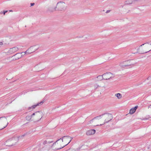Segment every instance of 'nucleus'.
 <instances>
[{
	"mask_svg": "<svg viewBox=\"0 0 151 151\" xmlns=\"http://www.w3.org/2000/svg\"><path fill=\"white\" fill-rule=\"evenodd\" d=\"M67 8V5L65 2L63 1H59L57 3L56 6L54 9H51V8L49 7L47 11L50 12L56 10L64 11Z\"/></svg>",
	"mask_w": 151,
	"mask_h": 151,
	"instance_id": "obj_1",
	"label": "nucleus"
},
{
	"mask_svg": "<svg viewBox=\"0 0 151 151\" xmlns=\"http://www.w3.org/2000/svg\"><path fill=\"white\" fill-rule=\"evenodd\" d=\"M103 116H104V117L105 118L104 120V122L102 124H100V126H101L104 125L105 123H108L113 118L112 115L110 113H106L103 114Z\"/></svg>",
	"mask_w": 151,
	"mask_h": 151,
	"instance_id": "obj_2",
	"label": "nucleus"
},
{
	"mask_svg": "<svg viewBox=\"0 0 151 151\" xmlns=\"http://www.w3.org/2000/svg\"><path fill=\"white\" fill-rule=\"evenodd\" d=\"M63 139H65L66 140H69V142H68V143L63 146L64 147L68 145L70 143V142L72 140L73 138L69 136H64L57 140L56 142L53 143V144H52V145H54L56 142H57L59 140H60V139H61L62 140V141L63 142Z\"/></svg>",
	"mask_w": 151,
	"mask_h": 151,
	"instance_id": "obj_3",
	"label": "nucleus"
},
{
	"mask_svg": "<svg viewBox=\"0 0 151 151\" xmlns=\"http://www.w3.org/2000/svg\"><path fill=\"white\" fill-rule=\"evenodd\" d=\"M104 79L108 80L114 77L113 74L110 72H107L103 74Z\"/></svg>",
	"mask_w": 151,
	"mask_h": 151,
	"instance_id": "obj_4",
	"label": "nucleus"
},
{
	"mask_svg": "<svg viewBox=\"0 0 151 151\" xmlns=\"http://www.w3.org/2000/svg\"><path fill=\"white\" fill-rule=\"evenodd\" d=\"M18 50V48L16 47H13L10 48L8 50V52L12 54L17 51Z\"/></svg>",
	"mask_w": 151,
	"mask_h": 151,
	"instance_id": "obj_5",
	"label": "nucleus"
},
{
	"mask_svg": "<svg viewBox=\"0 0 151 151\" xmlns=\"http://www.w3.org/2000/svg\"><path fill=\"white\" fill-rule=\"evenodd\" d=\"M96 132L95 129H90L88 131L86 132V134L88 135H90L94 134Z\"/></svg>",
	"mask_w": 151,
	"mask_h": 151,
	"instance_id": "obj_6",
	"label": "nucleus"
},
{
	"mask_svg": "<svg viewBox=\"0 0 151 151\" xmlns=\"http://www.w3.org/2000/svg\"><path fill=\"white\" fill-rule=\"evenodd\" d=\"M138 108V106H136L130 109L129 113L131 114H133L135 112L136 110Z\"/></svg>",
	"mask_w": 151,
	"mask_h": 151,
	"instance_id": "obj_7",
	"label": "nucleus"
},
{
	"mask_svg": "<svg viewBox=\"0 0 151 151\" xmlns=\"http://www.w3.org/2000/svg\"><path fill=\"white\" fill-rule=\"evenodd\" d=\"M103 116V114L102 115H99V116H96L95 117H94V118H93V119L89 121V123H91L92 122H93V120L95 119H101Z\"/></svg>",
	"mask_w": 151,
	"mask_h": 151,
	"instance_id": "obj_8",
	"label": "nucleus"
},
{
	"mask_svg": "<svg viewBox=\"0 0 151 151\" xmlns=\"http://www.w3.org/2000/svg\"><path fill=\"white\" fill-rule=\"evenodd\" d=\"M42 103H43V102L42 101L40 102V103H37L36 105H33L31 107H29V108H28V109H34L36 106H37L39 105H40L41 104H42Z\"/></svg>",
	"mask_w": 151,
	"mask_h": 151,
	"instance_id": "obj_9",
	"label": "nucleus"
},
{
	"mask_svg": "<svg viewBox=\"0 0 151 151\" xmlns=\"http://www.w3.org/2000/svg\"><path fill=\"white\" fill-rule=\"evenodd\" d=\"M35 113L36 114H37V116H41V118L39 120H38V121H39L42 118V113H39V112H36L35 113H33L31 116H32V117L35 115Z\"/></svg>",
	"mask_w": 151,
	"mask_h": 151,
	"instance_id": "obj_10",
	"label": "nucleus"
},
{
	"mask_svg": "<svg viewBox=\"0 0 151 151\" xmlns=\"http://www.w3.org/2000/svg\"><path fill=\"white\" fill-rule=\"evenodd\" d=\"M125 63V62L121 63L119 64L120 66L122 67H124L129 66L128 65L125 64L124 63Z\"/></svg>",
	"mask_w": 151,
	"mask_h": 151,
	"instance_id": "obj_11",
	"label": "nucleus"
},
{
	"mask_svg": "<svg viewBox=\"0 0 151 151\" xmlns=\"http://www.w3.org/2000/svg\"><path fill=\"white\" fill-rule=\"evenodd\" d=\"M115 96H116L118 99H121L122 97V95L119 93H116L115 94Z\"/></svg>",
	"mask_w": 151,
	"mask_h": 151,
	"instance_id": "obj_12",
	"label": "nucleus"
},
{
	"mask_svg": "<svg viewBox=\"0 0 151 151\" xmlns=\"http://www.w3.org/2000/svg\"><path fill=\"white\" fill-rule=\"evenodd\" d=\"M133 3V1L132 0H129L128 1H126V4H131Z\"/></svg>",
	"mask_w": 151,
	"mask_h": 151,
	"instance_id": "obj_13",
	"label": "nucleus"
},
{
	"mask_svg": "<svg viewBox=\"0 0 151 151\" xmlns=\"http://www.w3.org/2000/svg\"><path fill=\"white\" fill-rule=\"evenodd\" d=\"M97 78L100 80H101L102 79H104V76L103 75L102 76H99L97 77Z\"/></svg>",
	"mask_w": 151,
	"mask_h": 151,
	"instance_id": "obj_14",
	"label": "nucleus"
},
{
	"mask_svg": "<svg viewBox=\"0 0 151 151\" xmlns=\"http://www.w3.org/2000/svg\"><path fill=\"white\" fill-rule=\"evenodd\" d=\"M32 116H26V119L28 121L30 120L32 118Z\"/></svg>",
	"mask_w": 151,
	"mask_h": 151,
	"instance_id": "obj_15",
	"label": "nucleus"
},
{
	"mask_svg": "<svg viewBox=\"0 0 151 151\" xmlns=\"http://www.w3.org/2000/svg\"><path fill=\"white\" fill-rule=\"evenodd\" d=\"M32 52H28V50H26L25 52H22V53H24L25 54H27V53H28V54H30L31 53H32Z\"/></svg>",
	"mask_w": 151,
	"mask_h": 151,
	"instance_id": "obj_16",
	"label": "nucleus"
},
{
	"mask_svg": "<svg viewBox=\"0 0 151 151\" xmlns=\"http://www.w3.org/2000/svg\"><path fill=\"white\" fill-rule=\"evenodd\" d=\"M94 88L95 89H96L99 86V85L97 84H96L94 85Z\"/></svg>",
	"mask_w": 151,
	"mask_h": 151,
	"instance_id": "obj_17",
	"label": "nucleus"
},
{
	"mask_svg": "<svg viewBox=\"0 0 151 151\" xmlns=\"http://www.w3.org/2000/svg\"><path fill=\"white\" fill-rule=\"evenodd\" d=\"M47 143H47V140L44 141L43 143V144L44 145H45Z\"/></svg>",
	"mask_w": 151,
	"mask_h": 151,
	"instance_id": "obj_18",
	"label": "nucleus"
},
{
	"mask_svg": "<svg viewBox=\"0 0 151 151\" xmlns=\"http://www.w3.org/2000/svg\"><path fill=\"white\" fill-rule=\"evenodd\" d=\"M64 147H60V148H55V149L54 150H60L63 148Z\"/></svg>",
	"mask_w": 151,
	"mask_h": 151,
	"instance_id": "obj_19",
	"label": "nucleus"
},
{
	"mask_svg": "<svg viewBox=\"0 0 151 151\" xmlns=\"http://www.w3.org/2000/svg\"><path fill=\"white\" fill-rule=\"evenodd\" d=\"M4 118L5 119L6 121L7 119L5 116H2V117H0V119H2V118Z\"/></svg>",
	"mask_w": 151,
	"mask_h": 151,
	"instance_id": "obj_20",
	"label": "nucleus"
},
{
	"mask_svg": "<svg viewBox=\"0 0 151 151\" xmlns=\"http://www.w3.org/2000/svg\"><path fill=\"white\" fill-rule=\"evenodd\" d=\"M8 124V122H7V124L3 128H2L0 129V130L3 129L4 128H5V127H6V126H7V125Z\"/></svg>",
	"mask_w": 151,
	"mask_h": 151,
	"instance_id": "obj_21",
	"label": "nucleus"
},
{
	"mask_svg": "<svg viewBox=\"0 0 151 151\" xmlns=\"http://www.w3.org/2000/svg\"><path fill=\"white\" fill-rule=\"evenodd\" d=\"M67 151H75V150L73 149H70Z\"/></svg>",
	"mask_w": 151,
	"mask_h": 151,
	"instance_id": "obj_22",
	"label": "nucleus"
},
{
	"mask_svg": "<svg viewBox=\"0 0 151 151\" xmlns=\"http://www.w3.org/2000/svg\"><path fill=\"white\" fill-rule=\"evenodd\" d=\"M47 143H51L53 142V141H47Z\"/></svg>",
	"mask_w": 151,
	"mask_h": 151,
	"instance_id": "obj_23",
	"label": "nucleus"
},
{
	"mask_svg": "<svg viewBox=\"0 0 151 151\" xmlns=\"http://www.w3.org/2000/svg\"><path fill=\"white\" fill-rule=\"evenodd\" d=\"M8 12V11H4L3 12V14L5 15V13Z\"/></svg>",
	"mask_w": 151,
	"mask_h": 151,
	"instance_id": "obj_24",
	"label": "nucleus"
},
{
	"mask_svg": "<svg viewBox=\"0 0 151 151\" xmlns=\"http://www.w3.org/2000/svg\"><path fill=\"white\" fill-rule=\"evenodd\" d=\"M35 4V3H31V6H33V5H34Z\"/></svg>",
	"mask_w": 151,
	"mask_h": 151,
	"instance_id": "obj_25",
	"label": "nucleus"
},
{
	"mask_svg": "<svg viewBox=\"0 0 151 151\" xmlns=\"http://www.w3.org/2000/svg\"><path fill=\"white\" fill-rule=\"evenodd\" d=\"M3 43L1 42H0V45H3Z\"/></svg>",
	"mask_w": 151,
	"mask_h": 151,
	"instance_id": "obj_26",
	"label": "nucleus"
},
{
	"mask_svg": "<svg viewBox=\"0 0 151 151\" xmlns=\"http://www.w3.org/2000/svg\"><path fill=\"white\" fill-rule=\"evenodd\" d=\"M151 77H150V76L148 77L146 79L147 80H148L149 79H150V78Z\"/></svg>",
	"mask_w": 151,
	"mask_h": 151,
	"instance_id": "obj_27",
	"label": "nucleus"
},
{
	"mask_svg": "<svg viewBox=\"0 0 151 151\" xmlns=\"http://www.w3.org/2000/svg\"><path fill=\"white\" fill-rule=\"evenodd\" d=\"M139 48H138V49H137V51H139ZM138 51H137L136 53H138Z\"/></svg>",
	"mask_w": 151,
	"mask_h": 151,
	"instance_id": "obj_28",
	"label": "nucleus"
},
{
	"mask_svg": "<svg viewBox=\"0 0 151 151\" xmlns=\"http://www.w3.org/2000/svg\"><path fill=\"white\" fill-rule=\"evenodd\" d=\"M15 145V144H12V145H9V146H13V145Z\"/></svg>",
	"mask_w": 151,
	"mask_h": 151,
	"instance_id": "obj_29",
	"label": "nucleus"
},
{
	"mask_svg": "<svg viewBox=\"0 0 151 151\" xmlns=\"http://www.w3.org/2000/svg\"><path fill=\"white\" fill-rule=\"evenodd\" d=\"M146 44V43H145L142 44V45H141L142 46L143 45H144L145 44Z\"/></svg>",
	"mask_w": 151,
	"mask_h": 151,
	"instance_id": "obj_30",
	"label": "nucleus"
},
{
	"mask_svg": "<svg viewBox=\"0 0 151 151\" xmlns=\"http://www.w3.org/2000/svg\"><path fill=\"white\" fill-rule=\"evenodd\" d=\"M151 105L149 106H148V108H151Z\"/></svg>",
	"mask_w": 151,
	"mask_h": 151,
	"instance_id": "obj_31",
	"label": "nucleus"
},
{
	"mask_svg": "<svg viewBox=\"0 0 151 151\" xmlns=\"http://www.w3.org/2000/svg\"><path fill=\"white\" fill-rule=\"evenodd\" d=\"M151 50H149V51H147V52H145V53H147V52H149L150 51H151Z\"/></svg>",
	"mask_w": 151,
	"mask_h": 151,
	"instance_id": "obj_32",
	"label": "nucleus"
},
{
	"mask_svg": "<svg viewBox=\"0 0 151 151\" xmlns=\"http://www.w3.org/2000/svg\"><path fill=\"white\" fill-rule=\"evenodd\" d=\"M32 48V47H31L29 48V49H31Z\"/></svg>",
	"mask_w": 151,
	"mask_h": 151,
	"instance_id": "obj_33",
	"label": "nucleus"
},
{
	"mask_svg": "<svg viewBox=\"0 0 151 151\" xmlns=\"http://www.w3.org/2000/svg\"><path fill=\"white\" fill-rule=\"evenodd\" d=\"M24 135H22L21 137H24Z\"/></svg>",
	"mask_w": 151,
	"mask_h": 151,
	"instance_id": "obj_34",
	"label": "nucleus"
},
{
	"mask_svg": "<svg viewBox=\"0 0 151 151\" xmlns=\"http://www.w3.org/2000/svg\"><path fill=\"white\" fill-rule=\"evenodd\" d=\"M2 13V12H0V14H1Z\"/></svg>",
	"mask_w": 151,
	"mask_h": 151,
	"instance_id": "obj_35",
	"label": "nucleus"
},
{
	"mask_svg": "<svg viewBox=\"0 0 151 151\" xmlns=\"http://www.w3.org/2000/svg\"><path fill=\"white\" fill-rule=\"evenodd\" d=\"M109 11H107L106 12V13H108L109 12Z\"/></svg>",
	"mask_w": 151,
	"mask_h": 151,
	"instance_id": "obj_36",
	"label": "nucleus"
},
{
	"mask_svg": "<svg viewBox=\"0 0 151 151\" xmlns=\"http://www.w3.org/2000/svg\"><path fill=\"white\" fill-rule=\"evenodd\" d=\"M19 54V53H17V54H16L15 55H17V54Z\"/></svg>",
	"mask_w": 151,
	"mask_h": 151,
	"instance_id": "obj_37",
	"label": "nucleus"
},
{
	"mask_svg": "<svg viewBox=\"0 0 151 151\" xmlns=\"http://www.w3.org/2000/svg\"><path fill=\"white\" fill-rule=\"evenodd\" d=\"M9 140H8L7 141V142H9Z\"/></svg>",
	"mask_w": 151,
	"mask_h": 151,
	"instance_id": "obj_38",
	"label": "nucleus"
},
{
	"mask_svg": "<svg viewBox=\"0 0 151 151\" xmlns=\"http://www.w3.org/2000/svg\"><path fill=\"white\" fill-rule=\"evenodd\" d=\"M146 43V44H149V42H147Z\"/></svg>",
	"mask_w": 151,
	"mask_h": 151,
	"instance_id": "obj_39",
	"label": "nucleus"
},
{
	"mask_svg": "<svg viewBox=\"0 0 151 151\" xmlns=\"http://www.w3.org/2000/svg\"><path fill=\"white\" fill-rule=\"evenodd\" d=\"M138 0H134V1H137Z\"/></svg>",
	"mask_w": 151,
	"mask_h": 151,
	"instance_id": "obj_40",
	"label": "nucleus"
},
{
	"mask_svg": "<svg viewBox=\"0 0 151 151\" xmlns=\"http://www.w3.org/2000/svg\"><path fill=\"white\" fill-rule=\"evenodd\" d=\"M10 11V12H12V10H10V11Z\"/></svg>",
	"mask_w": 151,
	"mask_h": 151,
	"instance_id": "obj_41",
	"label": "nucleus"
},
{
	"mask_svg": "<svg viewBox=\"0 0 151 151\" xmlns=\"http://www.w3.org/2000/svg\"><path fill=\"white\" fill-rule=\"evenodd\" d=\"M142 46L141 45H140V46H139V47H142Z\"/></svg>",
	"mask_w": 151,
	"mask_h": 151,
	"instance_id": "obj_42",
	"label": "nucleus"
},
{
	"mask_svg": "<svg viewBox=\"0 0 151 151\" xmlns=\"http://www.w3.org/2000/svg\"><path fill=\"white\" fill-rule=\"evenodd\" d=\"M96 126H99V125H97Z\"/></svg>",
	"mask_w": 151,
	"mask_h": 151,
	"instance_id": "obj_43",
	"label": "nucleus"
},
{
	"mask_svg": "<svg viewBox=\"0 0 151 151\" xmlns=\"http://www.w3.org/2000/svg\"><path fill=\"white\" fill-rule=\"evenodd\" d=\"M150 45H151V43L150 44Z\"/></svg>",
	"mask_w": 151,
	"mask_h": 151,
	"instance_id": "obj_44",
	"label": "nucleus"
},
{
	"mask_svg": "<svg viewBox=\"0 0 151 151\" xmlns=\"http://www.w3.org/2000/svg\"><path fill=\"white\" fill-rule=\"evenodd\" d=\"M150 77H151V76H150Z\"/></svg>",
	"mask_w": 151,
	"mask_h": 151,
	"instance_id": "obj_45",
	"label": "nucleus"
}]
</instances>
